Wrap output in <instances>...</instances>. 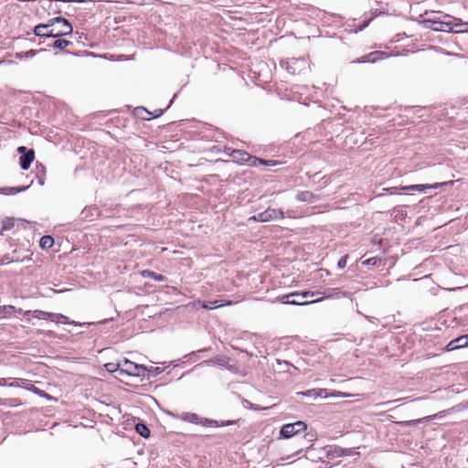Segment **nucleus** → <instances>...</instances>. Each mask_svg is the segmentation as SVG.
<instances>
[{
	"instance_id": "28",
	"label": "nucleus",
	"mask_w": 468,
	"mask_h": 468,
	"mask_svg": "<svg viewBox=\"0 0 468 468\" xmlns=\"http://www.w3.org/2000/svg\"><path fill=\"white\" fill-rule=\"evenodd\" d=\"M258 164H264L267 165H275L276 162L275 161H263L261 159L253 158V163H251V165L256 166V165H258Z\"/></svg>"
},
{
	"instance_id": "5",
	"label": "nucleus",
	"mask_w": 468,
	"mask_h": 468,
	"mask_svg": "<svg viewBox=\"0 0 468 468\" xmlns=\"http://www.w3.org/2000/svg\"><path fill=\"white\" fill-rule=\"evenodd\" d=\"M307 425L303 421L299 420L293 423H288L282 427L280 435L282 438L288 439L298 434L301 431H305Z\"/></svg>"
},
{
	"instance_id": "32",
	"label": "nucleus",
	"mask_w": 468,
	"mask_h": 468,
	"mask_svg": "<svg viewBox=\"0 0 468 468\" xmlns=\"http://www.w3.org/2000/svg\"><path fill=\"white\" fill-rule=\"evenodd\" d=\"M446 348L448 351H452V350L460 348L458 346V343H456V338L452 340L451 342H449Z\"/></svg>"
},
{
	"instance_id": "2",
	"label": "nucleus",
	"mask_w": 468,
	"mask_h": 468,
	"mask_svg": "<svg viewBox=\"0 0 468 468\" xmlns=\"http://www.w3.org/2000/svg\"><path fill=\"white\" fill-rule=\"evenodd\" d=\"M56 23H63V28L53 27L51 29H48V36H46L47 37L68 36L72 33V30H73L72 26L66 18L59 16V17H55V18L49 19L48 21V26H49V27H52L56 26Z\"/></svg>"
},
{
	"instance_id": "23",
	"label": "nucleus",
	"mask_w": 468,
	"mask_h": 468,
	"mask_svg": "<svg viewBox=\"0 0 468 468\" xmlns=\"http://www.w3.org/2000/svg\"><path fill=\"white\" fill-rule=\"evenodd\" d=\"M380 57V54L378 53V52H374V53H370L367 58L366 57L365 58H362L361 60H359V62H375L378 58Z\"/></svg>"
},
{
	"instance_id": "7",
	"label": "nucleus",
	"mask_w": 468,
	"mask_h": 468,
	"mask_svg": "<svg viewBox=\"0 0 468 468\" xmlns=\"http://www.w3.org/2000/svg\"><path fill=\"white\" fill-rule=\"evenodd\" d=\"M447 183H436V184H433V185H410V186H407V188H410V191H420V192H422V191H425L426 189H435V188H438L439 186H442V185H446Z\"/></svg>"
},
{
	"instance_id": "26",
	"label": "nucleus",
	"mask_w": 468,
	"mask_h": 468,
	"mask_svg": "<svg viewBox=\"0 0 468 468\" xmlns=\"http://www.w3.org/2000/svg\"><path fill=\"white\" fill-rule=\"evenodd\" d=\"M290 298H287L286 295L283 296L282 298V302L283 303H288V304H299V305H302V304H308L309 302H300V301H296V299H292V300H289Z\"/></svg>"
},
{
	"instance_id": "11",
	"label": "nucleus",
	"mask_w": 468,
	"mask_h": 468,
	"mask_svg": "<svg viewBox=\"0 0 468 468\" xmlns=\"http://www.w3.org/2000/svg\"><path fill=\"white\" fill-rule=\"evenodd\" d=\"M233 157L236 158L239 162L244 163L248 161H251L253 163V158L248 153L241 151H234Z\"/></svg>"
},
{
	"instance_id": "44",
	"label": "nucleus",
	"mask_w": 468,
	"mask_h": 468,
	"mask_svg": "<svg viewBox=\"0 0 468 468\" xmlns=\"http://www.w3.org/2000/svg\"><path fill=\"white\" fill-rule=\"evenodd\" d=\"M27 54L32 55V56H33V55H35V51H34V50H30V51H28V52H27Z\"/></svg>"
},
{
	"instance_id": "34",
	"label": "nucleus",
	"mask_w": 468,
	"mask_h": 468,
	"mask_svg": "<svg viewBox=\"0 0 468 468\" xmlns=\"http://www.w3.org/2000/svg\"><path fill=\"white\" fill-rule=\"evenodd\" d=\"M105 367L107 368V370L109 372H113V371H116L117 369H119L118 367V364H113V363H108L105 365Z\"/></svg>"
},
{
	"instance_id": "42",
	"label": "nucleus",
	"mask_w": 468,
	"mask_h": 468,
	"mask_svg": "<svg viewBox=\"0 0 468 468\" xmlns=\"http://www.w3.org/2000/svg\"><path fill=\"white\" fill-rule=\"evenodd\" d=\"M297 300L296 301H300V302H309L308 300H304V298H301V297H296Z\"/></svg>"
},
{
	"instance_id": "12",
	"label": "nucleus",
	"mask_w": 468,
	"mask_h": 468,
	"mask_svg": "<svg viewBox=\"0 0 468 468\" xmlns=\"http://www.w3.org/2000/svg\"><path fill=\"white\" fill-rule=\"evenodd\" d=\"M49 319L58 324H74V322L69 321V317L60 314L52 313V315H49Z\"/></svg>"
},
{
	"instance_id": "22",
	"label": "nucleus",
	"mask_w": 468,
	"mask_h": 468,
	"mask_svg": "<svg viewBox=\"0 0 468 468\" xmlns=\"http://www.w3.org/2000/svg\"><path fill=\"white\" fill-rule=\"evenodd\" d=\"M70 44L69 41L68 40H65V39H57L54 44H53V47L55 48H58V49H64L66 48Z\"/></svg>"
},
{
	"instance_id": "8",
	"label": "nucleus",
	"mask_w": 468,
	"mask_h": 468,
	"mask_svg": "<svg viewBox=\"0 0 468 468\" xmlns=\"http://www.w3.org/2000/svg\"><path fill=\"white\" fill-rule=\"evenodd\" d=\"M231 302L230 301H227V302H224V301H213V302H198V304L201 305L202 308H205V309H213L215 307H220V306H225V305H231Z\"/></svg>"
},
{
	"instance_id": "36",
	"label": "nucleus",
	"mask_w": 468,
	"mask_h": 468,
	"mask_svg": "<svg viewBox=\"0 0 468 468\" xmlns=\"http://www.w3.org/2000/svg\"><path fill=\"white\" fill-rule=\"evenodd\" d=\"M378 262V259L373 257L363 261L364 265H375Z\"/></svg>"
},
{
	"instance_id": "24",
	"label": "nucleus",
	"mask_w": 468,
	"mask_h": 468,
	"mask_svg": "<svg viewBox=\"0 0 468 468\" xmlns=\"http://www.w3.org/2000/svg\"><path fill=\"white\" fill-rule=\"evenodd\" d=\"M15 307L12 305H4L0 306V315L6 316L10 315L14 311Z\"/></svg>"
},
{
	"instance_id": "29",
	"label": "nucleus",
	"mask_w": 468,
	"mask_h": 468,
	"mask_svg": "<svg viewBox=\"0 0 468 468\" xmlns=\"http://www.w3.org/2000/svg\"><path fill=\"white\" fill-rule=\"evenodd\" d=\"M456 343H458V346H459L460 348L461 347L468 346V342H467L466 335H463V336L457 337L456 338Z\"/></svg>"
},
{
	"instance_id": "39",
	"label": "nucleus",
	"mask_w": 468,
	"mask_h": 468,
	"mask_svg": "<svg viewBox=\"0 0 468 468\" xmlns=\"http://www.w3.org/2000/svg\"><path fill=\"white\" fill-rule=\"evenodd\" d=\"M393 189H399L400 191H410V188H407V186H399V187H394Z\"/></svg>"
},
{
	"instance_id": "31",
	"label": "nucleus",
	"mask_w": 468,
	"mask_h": 468,
	"mask_svg": "<svg viewBox=\"0 0 468 468\" xmlns=\"http://www.w3.org/2000/svg\"><path fill=\"white\" fill-rule=\"evenodd\" d=\"M446 348L448 351H452V350L460 348L458 346V343H456V338L452 340L451 342H449Z\"/></svg>"
},
{
	"instance_id": "19",
	"label": "nucleus",
	"mask_w": 468,
	"mask_h": 468,
	"mask_svg": "<svg viewBox=\"0 0 468 468\" xmlns=\"http://www.w3.org/2000/svg\"><path fill=\"white\" fill-rule=\"evenodd\" d=\"M49 315H52V313L40 310H35L32 312V316L37 319H49Z\"/></svg>"
},
{
	"instance_id": "33",
	"label": "nucleus",
	"mask_w": 468,
	"mask_h": 468,
	"mask_svg": "<svg viewBox=\"0 0 468 468\" xmlns=\"http://www.w3.org/2000/svg\"><path fill=\"white\" fill-rule=\"evenodd\" d=\"M27 388L28 390L33 391L34 393H36V394H37V395H39V396H42V397H48V395H47L44 391H42V390L38 389L37 388H36V387H34V386H31V387H29V388Z\"/></svg>"
},
{
	"instance_id": "14",
	"label": "nucleus",
	"mask_w": 468,
	"mask_h": 468,
	"mask_svg": "<svg viewBox=\"0 0 468 468\" xmlns=\"http://www.w3.org/2000/svg\"><path fill=\"white\" fill-rule=\"evenodd\" d=\"M54 244V239L50 236H44L40 239L39 245L43 250L50 249Z\"/></svg>"
},
{
	"instance_id": "13",
	"label": "nucleus",
	"mask_w": 468,
	"mask_h": 468,
	"mask_svg": "<svg viewBox=\"0 0 468 468\" xmlns=\"http://www.w3.org/2000/svg\"><path fill=\"white\" fill-rule=\"evenodd\" d=\"M48 28H49V26H48V23L47 24H39L35 27L34 33H35V35L39 36V37H46V36H48Z\"/></svg>"
},
{
	"instance_id": "4",
	"label": "nucleus",
	"mask_w": 468,
	"mask_h": 468,
	"mask_svg": "<svg viewBox=\"0 0 468 468\" xmlns=\"http://www.w3.org/2000/svg\"><path fill=\"white\" fill-rule=\"evenodd\" d=\"M283 218V212L280 209L268 208L267 210L261 212L249 218V221H259V222H269L271 220Z\"/></svg>"
},
{
	"instance_id": "3",
	"label": "nucleus",
	"mask_w": 468,
	"mask_h": 468,
	"mask_svg": "<svg viewBox=\"0 0 468 468\" xmlns=\"http://www.w3.org/2000/svg\"><path fill=\"white\" fill-rule=\"evenodd\" d=\"M118 367L121 372H124L131 376H144L146 372V367L142 365H137L130 360L124 358L123 360L118 363Z\"/></svg>"
},
{
	"instance_id": "10",
	"label": "nucleus",
	"mask_w": 468,
	"mask_h": 468,
	"mask_svg": "<svg viewBox=\"0 0 468 468\" xmlns=\"http://www.w3.org/2000/svg\"><path fill=\"white\" fill-rule=\"evenodd\" d=\"M335 289L329 290L328 293L322 292H314V299L309 301L308 304L313 303H317V302L323 300L324 298L332 297L334 295L333 292H335Z\"/></svg>"
},
{
	"instance_id": "38",
	"label": "nucleus",
	"mask_w": 468,
	"mask_h": 468,
	"mask_svg": "<svg viewBox=\"0 0 468 468\" xmlns=\"http://www.w3.org/2000/svg\"><path fill=\"white\" fill-rule=\"evenodd\" d=\"M421 420H409V421H404V422H401L403 425H406V426H409V425H411V424H415V423H418V422H420Z\"/></svg>"
},
{
	"instance_id": "25",
	"label": "nucleus",
	"mask_w": 468,
	"mask_h": 468,
	"mask_svg": "<svg viewBox=\"0 0 468 468\" xmlns=\"http://www.w3.org/2000/svg\"><path fill=\"white\" fill-rule=\"evenodd\" d=\"M27 187H23V188H15V187H10V188H2L0 189V192L4 195H13V194H16V193H18L22 190H25Z\"/></svg>"
},
{
	"instance_id": "35",
	"label": "nucleus",
	"mask_w": 468,
	"mask_h": 468,
	"mask_svg": "<svg viewBox=\"0 0 468 468\" xmlns=\"http://www.w3.org/2000/svg\"><path fill=\"white\" fill-rule=\"evenodd\" d=\"M14 226V221L12 219H7L4 222V225H3V229L2 230L4 229H9L10 228H12ZM3 231H1L2 233Z\"/></svg>"
},
{
	"instance_id": "15",
	"label": "nucleus",
	"mask_w": 468,
	"mask_h": 468,
	"mask_svg": "<svg viewBox=\"0 0 468 468\" xmlns=\"http://www.w3.org/2000/svg\"><path fill=\"white\" fill-rule=\"evenodd\" d=\"M232 423H234V421L229 420V421H227L226 423L219 424L218 420H208V419H202V418L199 417V423L198 424H201V425H204V426H207V425L223 426V425H230Z\"/></svg>"
},
{
	"instance_id": "37",
	"label": "nucleus",
	"mask_w": 468,
	"mask_h": 468,
	"mask_svg": "<svg viewBox=\"0 0 468 468\" xmlns=\"http://www.w3.org/2000/svg\"><path fill=\"white\" fill-rule=\"evenodd\" d=\"M346 262H347V256L346 255V256H343V257L339 260V261H338V267H339V268H344V267H346Z\"/></svg>"
},
{
	"instance_id": "30",
	"label": "nucleus",
	"mask_w": 468,
	"mask_h": 468,
	"mask_svg": "<svg viewBox=\"0 0 468 468\" xmlns=\"http://www.w3.org/2000/svg\"><path fill=\"white\" fill-rule=\"evenodd\" d=\"M146 371L153 376H156L160 374L163 369L158 367H150L149 368L146 367Z\"/></svg>"
},
{
	"instance_id": "40",
	"label": "nucleus",
	"mask_w": 468,
	"mask_h": 468,
	"mask_svg": "<svg viewBox=\"0 0 468 468\" xmlns=\"http://www.w3.org/2000/svg\"><path fill=\"white\" fill-rule=\"evenodd\" d=\"M6 381L5 378H0V386H6Z\"/></svg>"
},
{
	"instance_id": "21",
	"label": "nucleus",
	"mask_w": 468,
	"mask_h": 468,
	"mask_svg": "<svg viewBox=\"0 0 468 468\" xmlns=\"http://www.w3.org/2000/svg\"><path fill=\"white\" fill-rule=\"evenodd\" d=\"M313 194L309 191L302 192L298 195L297 198L303 202H311L313 199Z\"/></svg>"
},
{
	"instance_id": "17",
	"label": "nucleus",
	"mask_w": 468,
	"mask_h": 468,
	"mask_svg": "<svg viewBox=\"0 0 468 468\" xmlns=\"http://www.w3.org/2000/svg\"><path fill=\"white\" fill-rule=\"evenodd\" d=\"M142 275L144 277L152 278V279H154L155 281H164L165 280V277L163 275L157 274V273H155L154 271H144L142 272Z\"/></svg>"
},
{
	"instance_id": "18",
	"label": "nucleus",
	"mask_w": 468,
	"mask_h": 468,
	"mask_svg": "<svg viewBox=\"0 0 468 468\" xmlns=\"http://www.w3.org/2000/svg\"><path fill=\"white\" fill-rule=\"evenodd\" d=\"M286 297L287 298L301 297V298H304V299L314 298V292H301V293L294 292V293L287 294Z\"/></svg>"
},
{
	"instance_id": "27",
	"label": "nucleus",
	"mask_w": 468,
	"mask_h": 468,
	"mask_svg": "<svg viewBox=\"0 0 468 468\" xmlns=\"http://www.w3.org/2000/svg\"><path fill=\"white\" fill-rule=\"evenodd\" d=\"M325 398L327 397H334V398H349V397H352L351 394H348V393H344V392H341V391H335L333 393H331L330 395L328 394H325L324 395Z\"/></svg>"
},
{
	"instance_id": "1",
	"label": "nucleus",
	"mask_w": 468,
	"mask_h": 468,
	"mask_svg": "<svg viewBox=\"0 0 468 468\" xmlns=\"http://www.w3.org/2000/svg\"><path fill=\"white\" fill-rule=\"evenodd\" d=\"M450 18L448 21H436L428 19L424 21L426 24H431L429 26L431 29L435 31H453L456 33L459 32H468V22L461 23V20L458 18Z\"/></svg>"
},
{
	"instance_id": "16",
	"label": "nucleus",
	"mask_w": 468,
	"mask_h": 468,
	"mask_svg": "<svg viewBox=\"0 0 468 468\" xmlns=\"http://www.w3.org/2000/svg\"><path fill=\"white\" fill-rule=\"evenodd\" d=\"M135 430L144 438H148L150 435V431L144 424L138 423L135 426Z\"/></svg>"
},
{
	"instance_id": "6",
	"label": "nucleus",
	"mask_w": 468,
	"mask_h": 468,
	"mask_svg": "<svg viewBox=\"0 0 468 468\" xmlns=\"http://www.w3.org/2000/svg\"><path fill=\"white\" fill-rule=\"evenodd\" d=\"M18 152L21 154L20 156V165L23 170H27L29 168L31 163L34 160L35 154L33 150L27 151V148L25 146H20L18 148Z\"/></svg>"
},
{
	"instance_id": "41",
	"label": "nucleus",
	"mask_w": 468,
	"mask_h": 468,
	"mask_svg": "<svg viewBox=\"0 0 468 468\" xmlns=\"http://www.w3.org/2000/svg\"><path fill=\"white\" fill-rule=\"evenodd\" d=\"M56 28H63V23H56Z\"/></svg>"
},
{
	"instance_id": "20",
	"label": "nucleus",
	"mask_w": 468,
	"mask_h": 468,
	"mask_svg": "<svg viewBox=\"0 0 468 468\" xmlns=\"http://www.w3.org/2000/svg\"><path fill=\"white\" fill-rule=\"evenodd\" d=\"M325 391V389H311L306 392H302L301 394L304 396L318 398L322 396V394L324 393Z\"/></svg>"
},
{
	"instance_id": "43",
	"label": "nucleus",
	"mask_w": 468,
	"mask_h": 468,
	"mask_svg": "<svg viewBox=\"0 0 468 468\" xmlns=\"http://www.w3.org/2000/svg\"><path fill=\"white\" fill-rule=\"evenodd\" d=\"M9 387H19V384L17 383H10L8 384Z\"/></svg>"
},
{
	"instance_id": "9",
	"label": "nucleus",
	"mask_w": 468,
	"mask_h": 468,
	"mask_svg": "<svg viewBox=\"0 0 468 468\" xmlns=\"http://www.w3.org/2000/svg\"><path fill=\"white\" fill-rule=\"evenodd\" d=\"M176 417L184 421L197 423V424L199 423V416L197 415L196 413L184 412V413L176 415Z\"/></svg>"
}]
</instances>
